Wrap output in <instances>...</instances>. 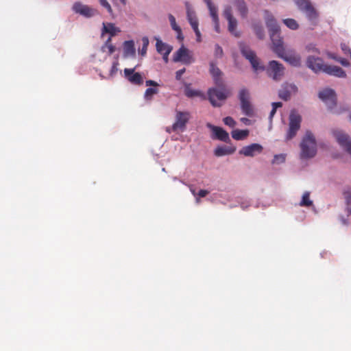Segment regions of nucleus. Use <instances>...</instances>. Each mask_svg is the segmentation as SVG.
Listing matches in <instances>:
<instances>
[{"instance_id":"12","label":"nucleus","mask_w":351,"mask_h":351,"mask_svg":"<svg viewBox=\"0 0 351 351\" xmlns=\"http://www.w3.org/2000/svg\"><path fill=\"white\" fill-rule=\"evenodd\" d=\"M190 118V114L187 112L178 111L176 113V121L172 125V131H183Z\"/></svg>"},{"instance_id":"23","label":"nucleus","mask_w":351,"mask_h":351,"mask_svg":"<svg viewBox=\"0 0 351 351\" xmlns=\"http://www.w3.org/2000/svg\"><path fill=\"white\" fill-rule=\"evenodd\" d=\"M236 151V147L232 146H219L215 149L216 156H223L233 154Z\"/></svg>"},{"instance_id":"14","label":"nucleus","mask_w":351,"mask_h":351,"mask_svg":"<svg viewBox=\"0 0 351 351\" xmlns=\"http://www.w3.org/2000/svg\"><path fill=\"white\" fill-rule=\"evenodd\" d=\"M206 126L213 131V138L217 139L225 143L230 142L229 134L223 128L218 126H215L210 123H208Z\"/></svg>"},{"instance_id":"36","label":"nucleus","mask_w":351,"mask_h":351,"mask_svg":"<svg viewBox=\"0 0 351 351\" xmlns=\"http://www.w3.org/2000/svg\"><path fill=\"white\" fill-rule=\"evenodd\" d=\"M168 17H169V20L171 28L174 31H179L180 32V27L177 25L176 21V18L171 14H169Z\"/></svg>"},{"instance_id":"18","label":"nucleus","mask_w":351,"mask_h":351,"mask_svg":"<svg viewBox=\"0 0 351 351\" xmlns=\"http://www.w3.org/2000/svg\"><path fill=\"white\" fill-rule=\"evenodd\" d=\"M307 66L313 70L314 72L317 73L320 71L324 72V69L326 64H324L323 60L320 58H315L314 56H308L306 60Z\"/></svg>"},{"instance_id":"56","label":"nucleus","mask_w":351,"mask_h":351,"mask_svg":"<svg viewBox=\"0 0 351 351\" xmlns=\"http://www.w3.org/2000/svg\"><path fill=\"white\" fill-rule=\"evenodd\" d=\"M241 121L243 122L245 124H250V120L247 118H241Z\"/></svg>"},{"instance_id":"42","label":"nucleus","mask_w":351,"mask_h":351,"mask_svg":"<svg viewBox=\"0 0 351 351\" xmlns=\"http://www.w3.org/2000/svg\"><path fill=\"white\" fill-rule=\"evenodd\" d=\"M306 49L308 52H315L317 53H319V50L316 48L315 45L313 44H309L306 47Z\"/></svg>"},{"instance_id":"8","label":"nucleus","mask_w":351,"mask_h":351,"mask_svg":"<svg viewBox=\"0 0 351 351\" xmlns=\"http://www.w3.org/2000/svg\"><path fill=\"white\" fill-rule=\"evenodd\" d=\"M283 65L276 60H271L266 69L267 75L274 80H280L284 75Z\"/></svg>"},{"instance_id":"15","label":"nucleus","mask_w":351,"mask_h":351,"mask_svg":"<svg viewBox=\"0 0 351 351\" xmlns=\"http://www.w3.org/2000/svg\"><path fill=\"white\" fill-rule=\"evenodd\" d=\"M174 62H182L185 64L192 63L194 60L190 54L189 51L184 47H181L175 53L173 56Z\"/></svg>"},{"instance_id":"6","label":"nucleus","mask_w":351,"mask_h":351,"mask_svg":"<svg viewBox=\"0 0 351 351\" xmlns=\"http://www.w3.org/2000/svg\"><path fill=\"white\" fill-rule=\"evenodd\" d=\"M302 117L296 112H291L289 115V130L286 135V140L289 141L294 138L300 128Z\"/></svg>"},{"instance_id":"31","label":"nucleus","mask_w":351,"mask_h":351,"mask_svg":"<svg viewBox=\"0 0 351 351\" xmlns=\"http://www.w3.org/2000/svg\"><path fill=\"white\" fill-rule=\"evenodd\" d=\"M282 22L290 29L296 30L299 28L298 23L293 19H285Z\"/></svg>"},{"instance_id":"51","label":"nucleus","mask_w":351,"mask_h":351,"mask_svg":"<svg viewBox=\"0 0 351 351\" xmlns=\"http://www.w3.org/2000/svg\"><path fill=\"white\" fill-rule=\"evenodd\" d=\"M214 23H215V30L217 32V33H219L220 32V30H219V19L217 20V21H213Z\"/></svg>"},{"instance_id":"28","label":"nucleus","mask_w":351,"mask_h":351,"mask_svg":"<svg viewBox=\"0 0 351 351\" xmlns=\"http://www.w3.org/2000/svg\"><path fill=\"white\" fill-rule=\"evenodd\" d=\"M156 47L158 53L161 55L165 54L166 51H169V53H171L172 51V47L163 43L160 39H156Z\"/></svg>"},{"instance_id":"16","label":"nucleus","mask_w":351,"mask_h":351,"mask_svg":"<svg viewBox=\"0 0 351 351\" xmlns=\"http://www.w3.org/2000/svg\"><path fill=\"white\" fill-rule=\"evenodd\" d=\"M338 143L351 155V139L349 136L341 131L333 132Z\"/></svg>"},{"instance_id":"3","label":"nucleus","mask_w":351,"mask_h":351,"mask_svg":"<svg viewBox=\"0 0 351 351\" xmlns=\"http://www.w3.org/2000/svg\"><path fill=\"white\" fill-rule=\"evenodd\" d=\"M298 8L306 15L307 19L313 25H317L319 16V12L315 8L310 0H294Z\"/></svg>"},{"instance_id":"29","label":"nucleus","mask_w":351,"mask_h":351,"mask_svg":"<svg viewBox=\"0 0 351 351\" xmlns=\"http://www.w3.org/2000/svg\"><path fill=\"white\" fill-rule=\"evenodd\" d=\"M249 134L247 130H234L232 132V136L234 139L239 141L245 138Z\"/></svg>"},{"instance_id":"13","label":"nucleus","mask_w":351,"mask_h":351,"mask_svg":"<svg viewBox=\"0 0 351 351\" xmlns=\"http://www.w3.org/2000/svg\"><path fill=\"white\" fill-rule=\"evenodd\" d=\"M276 54L293 66H299L301 64L300 56L293 51H285L283 48L280 53Z\"/></svg>"},{"instance_id":"7","label":"nucleus","mask_w":351,"mask_h":351,"mask_svg":"<svg viewBox=\"0 0 351 351\" xmlns=\"http://www.w3.org/2000/svg\"><path fill=\"white\" fill-rule=\"evenodd\" d=\"M223 15L228 22V28L230 34L237 38L240 37V32L237 31V21L233 16L232 9L230 5H227L225 8Z\"/></svg>"},{"instance_id":"59","label":"nucleus","mask_w":351,"mask_h":351,"mask_svg":"<svg viewBox=\"0 0 351 351\" xmlns=\"http://www.w3.org/2000/svg\"><path fill=\"white\" fill-rule=\"evenodd\" d=\"M204 1L206 3L207 5L213 4L212 2V0H204Z\"/></svg>"},{"instance_id":"45","label":"nucleus","mask_w":351,"mask_h":351,"mask_svg":"<svg viewBox=\"0 0 351 351\" xmlns=\"http://www.w3.org/2000/svg\"><path fill=\"white\" fill-rule=\"evenodd\" d=\"M185 69H182L176 71V78L177 80H180L182 77V75L184 73Z\"/></svg>"},{"instance_id":"5","label":"nucleus","mask_w":351,"mask_h":351,"mask_svg":"<svg viewBox=\"0 0 351 351\" xmlns=\"http://www.w3.org/2000/svg\"><path fill=\"white\" fill-rule=\"evenodd\" d=\"M228 91L224 87L211 88L208 90V99L214 107H219L228 97Z\"/></svg>"},{"instance_id":"20","label":"nucleus","mask_w":351,"mask_h":351,"mask_svg":"<svg viewBox=\"0 0 351 351\" xmlns=\"http://www.w3.org/2000/svg\"><path fill=\"white\" fill-rule=\"evenodd\" d=\"M324 72L330 75H334L338 77H346V72L339 66H334V65H327L324 69Z\"/></svg>"},{"instance_id":"25","label":"nucleus","mask_w":351,"mask_h":351,"mask_svg":"<svg viewBox=\"0 0 351 351\" xmlns=\"http://www.w3.org/2000/svg\"><path fill=\"white\" fill-rule=\"evenodd\" d=\"M184 95L189 98L195 97H201L202 93L198 90L193 89L191 86V84L184 83Z\"/></svg>"},{"instance_id":"57","label":"nucleus","mask_w":351,"mask_h":351,"mask_svg":"<svg viewBox=\"0 0 351 351\" xmlns=\"http://www.w3.org/2000/svg\"><path fill=\"white\" fill-rule=\"evenodd\" d=\"M276 112V109L275 108L272 107V110H271L270 114H269L270 119H271L274 116Z\"/></svg>"},{"instance_id":"49","label":"nucleus","mask_w":351,"mask_h":351,"mask_svg":"<svg viewBox=\"0 0 351 351\" xmlns=\"http://www.w3.org/2000/svg\"><path fill=\"white\" fill-rule=\"evenodd\" d=\"M191 25V27L193 28V29L194 30L195 32H199V28H198V21L197 22H193V23Z\"/></svg>"},{"instance_id":"63","label":"nucleus","mask_w":351,"mask_h":351,"mask_svg":"<svg viewBox=\"0 0 351 351\" xmlns=\"http://www.w3.org/2000/svg\"><path fill=\"white\" fill-rule=\"evenodd\" d=\"M350 119H351V114H350Z\"/></svg>"},{"instance_id":"17","label":"nucleus","mask_w":351,"mask_h":351,"mask_svg":"<svg viewBox=\"0 0 351 351\" xmlns=\"http://www.w3.org/2000/svg\"><path fill=\"white\" fill-rule=\"evenodd\" d=\"M135 68L125 69V77L132 84L141 85L143 83V78L141 73L134 72Z\"/></svg>"},{"instance_id":"41","label":"nucleus","mask_w":351,"mask_h":351,"mask_svg":"<svg viewBox=\"0 0 351 351\" xmlns=\"http://www.w3.org/2000/svg\"><path fill=\"white\" fill-rule=\"evenodd\" d=\"M110 42H111V38H109L106 43V45L107 46V47L108 49L109 53L112 54V53L114 52L115 47L112 44H110Z\"/></svg>"},{"instance_id":"35","label":"nucleus","mask_w":351,"mask_h":351,"mask_svg":"<svg viewBox=\"0 0 351 351\" xmlns=\"http://www.w3.org/2000/svg\"><path fill=\"white\" fill-rule=\"evenodd\" d=\"M254 31L258 38L263 39L265 36L263 27L259 24H254L253 25Z\"/></svg>"},{"instance_id":"61","label":"nucleus","mask_w":351,"mask_h":351,"mask_svg":"<svg viewBox=\"0 0 351 351\" xmlns=\"http://www.w3.org/2000/svg\"><path fill=\"white\" fill-rule=\"evenodd\" d=\"M121 1V3L123 5H125L126 4V0H119Z\"/></svg>"},{"instance_id":"32","label":"nucleus","mask_w":351,"mask_h":351,"mask_svg":"<svg viewBox=\"0 0 351 351\" xmlns=\"http://www.w3.org/2000/svg\"><path fill=\"white\" fill-rule=\"evenodd\" d=\"M158 92L159 90L156 88H147L144 93V98L147 101H151L152 99L153 95L158 94Z\"/></svg>"},{"instance_id":"40","label":"nucleus","mask_w":351,"mask_h":351,"mask_svg":"<svg viewBox=\"0 0 351 351\" xmlns=\"http://www.w3.org/2000/svg\"><path fill=\"white\" fill-rule=\"evenodd\" d=\"M223 123L230 128H234L236 125V121L231 117H225L223 119Z\"/></svg>"},{"instance_id":"43","label":"nucleus","mask_w":351,"mask_h":351,"mask_svg":"<svg viewBox=\"0 0 351 351\" xmlns=\"http://www.w3.org/2000/svg\"><path fill=\"white\" fill-rule=\"evenodd\" d=\"M337 62H339L341 65L344 66H348L350 65V62L343 58H339L336 60Z\"/></svg>"},{"instance_id":"55","label":"nucleus","mask_w":351,"mask_h":351,"mask_svg":"<svg viewBox=\"0 0 351 351\" xmlns=\"http://www.w3.org/2000/svg\"><path fill=\"white\" fill-rule=\"evenodd\" d=\"M282 106V104L281 102H273L272 103V107L275 108L276 110L278 108H280Z\"/></svg>"},{"instance_id":"58","label":"nucleus","mask_w":351,"mask_h":351,"mask_svg":"<svg viewBox=\"0 0 351 351\" xmlns=\"http://www.w3.org/2000/svg\"><path fill=\"white\" fill-rule=\"evenodd\" d=\"M195 35L197 36V42H200L201 41V33L200 32H195Z\"/></svg>"},{"instance_id":"19","label":"nucleus","mask_w":351,"mask_h":351,"mask_svg":"<svg viewBox=\"0 0 351 351\" xmlns=\"http://www.w3.org/2000/svg\"><path fill=\"white\" fill-rule=\"evenodd\" d=\"M263 147L261 145L252 143L250 145L243 147L239 151V154L245 156L253 157L257 154H261L263 152Z\"/></svg>"},{"instance_id":"47","label":"nucleus","mask_w":351,"mask_h":351,"mask_svg":"<svg viewBox=\"0 0 351 351\" xmlns=\"http://www.w3.org/2000/svg\"><path fill=\"white\" fill-rule=\"evenodd\" d=\"M209 193V191H207V190H204V189H201L199 193H197V195L199 197H204L205 196H206Z\"/></svg>"},{"instance_id":"2","label":"nucleus","mask_w":351,"mask_h":351,"mask_svg":"<svg viewBox=\"0 0 351 351\" xmlns=\"http://www.w3.org/2000/svg\"><path fill=\"white\" fill-rule=\"evenodd\" d=\"M301 159H309L317 154V142L313 134L307 130L300 144Z\"/></svg>"},{"instance_id":"48","label":"nucleus","mask_w":351,"mask_h":351,"mask_svg":"<svg viewBox=\"0 0 351 351\" xmlns=\"http://www.w3.org/2000/svg\"><path fill=\"white\" fill-rule=\"evenodd\" d=\"M341 49L346 55H351L350 49L346 45H341Z\"/></svg>"},{"instance_id":"10","label":"nucleus","mask_w":351,"mask_h":351,"mask_svg":"<svg viewBox=\"0 0 351 351\" xmlns=\"http://www.w3.org/2000/svg\"><path fill=\"white\" fill-rule=\"evenodd\" d=\"M319 97L327 105L329 109H332L337 104V95L332 89L326 88L320 91Z\"/></svg>"},{"instance_id":"53","label":"nucleus","mask_w":351,"mask_h":351,"mask_svg":"<svg viewBox=\"0 0 351 351\" xmlns=\"http://www.w3.org/2000/svg\"><path fill=\"white\" fill-rule=\"evenodd\" d=\"M345 197L346 199V202L348 204H351V194L349 193H345Z\"/></svg>"},{"instance_id":"34","label":"nucleus","mask_w":351,"mask_h":351,"mask_svg":"<svg viewBox=\"0 0 351 351\" xmlns=\"http://www.w3.org/2000/svg\"><path fill=\"white\" fill-rule=\"evenodd\" d=\"M208 10H209V12H210V15L213 19V21H217L219 17H218V9L217 8V6H215V4H211V5H207Z\"/></svg>"},{"instance_id":"11","label":"nucleus","mask_w":351,"mask_h":351,"mask_svg":"<svg viewBox=\"0 0 351 351\" xmlns=\"http://www.w3.org/2000/svg\"><path fill=\"white\" fill-rule=\"evenodd\" d=\"M72 9L74 12L84 17L90 18L97 14V10L80 1L73 3Z\"/></svg>"},{"instance_id":"24","label":"nucleus","mask_w":351,"mask_h":351,"mask_svg":"<svg viewBox=\"0 0 351 351\" xmlns=\"http://www.w3.org/2000/svg\"><path fill=\"white\" fill-rule=\"evenodd\" d=\"M120 32V29L119 27H117L114 23H103L102 34L107 33L110 34V38L114 36L118 32Z\"/></svg>"},{"instance_id":"26","label":"nucleus","mask_w":351,"mask_h":351,"mask_svg":"<svg viewBox=\"0 0 351 351\" xmlns=\"http://www.w3.org/2000/svg\"><path fill=\"white\" fill-rule=\"evenodd\" d=\"M123 52L125 56L135 55L134 43L133 40H127L123 43Z\"/></svg>"},{"instance_id":"50","label":"nucleus","mask_w":351,"mask_h":351,"mask_svg":"<svg viewBox=\"0 0 351 351\" xmlns=\"http://www.w3.org/2000/svg\"><path fill=\"white\" fill-rule=\"evenodd\" d=\"M191 25V27L193 28V29L194 30L195 32H199V28H198V21L197 22H193V23Z\"/></svg>"},{"instance_id":"44","label":"nucleus","mask_w":351,"mask_h":351,"mask_svg":"<svg viewBox=\"0 0 351 351\" xmlns=\"http://www.w3.org/2000/svg\"><path fill=\"white\" fill-rule=\"evenodd\" d=\"M223 55V49L222 48L218 45H216L215 46V56L217 57H221Z\"/></svg>"},{"instance_id":"39","label":"nucleus","mask_w":351,"mask_h":351,"mask_svg":"<svg viewBox=\"0 0 351 351\" xmlns=\"http://www.w3.org/2000/svg\"><path fill=\"white\" fill-rule=\"evenodd\" d=\"M285 161V155L284 154H278V155H275L274 156V158L272 160V163L273 164H275V163H282V162H284Z\"/></svg>"},{"instance_id":"9","label":"nucleus","mask_w":351,"mask_h":351,"mask_svg":"<svg viewBox=\"0 0 351 351\" xmlns=\"http://www.w3.org/2000/svg\"><path fill=\"white\" fill-rule=\"evenodd\" d=\"M239 99L241 101V107L243 112L249 117L253 115V108L249 101L250 94L246 88H243L239 92Z\"/></svg>"},{"instance_id":"33","label":"nucleus","mask_w":351,"mask_h":351,"mask_svg":"<svg viewBox=\"0 0 351 351\" xmlns=\"http://www.w3.org/2000/svg\"><path fill=\"white\" fill-rule=\"evenodd\" d=\"M186 15H187V19L191 25L193 22H197V19L195 16V13L190 8L189 5L188 3H186Z\"/></svg>"},{"instance_id":"37","label":"nucleus","mask_w":351,"mask_h":351,"mask_svg":"<svg viewBox=\"0 0 351 351\" xmlns=\"http://www.w3.org/2000/svg\"><path fill=\"white\" fill-rule=\"evenodd\" d=\"M142 41H143V46L140 51V53L142 56H144L147 53V47L149 45V40L147 37H143L142 39Z\"/></svg>"},{"instance_id":"52","label":"nucleus","mask_w":351,"mask_h":351,"mask_svg":"<svg viewBox=\"0 0 351 351\" xmlns=\"http://www.w3.org/2000/svg\"><path fill=\"white\" fill-rule=\"evenodd\" d=\"M169 53H170L169 51H166L165 54H162V59L165 63H167L169 61L168 57H169Z\"/></svg>"},{"instance_id":"27","label":"nucleus","mask_w":351,"mask_h":351,"mask_svg":"<svg viewBox=\"0 0 351 351\" xmlns=\"http://www.w3.org/2000/svg\"><path fill=\"white\" fill-rule=\"evenodd\" d=\"M210 72L215 80V82L217 85H220L222 83L220 76L221 75V72L218 67H217L213 63L210 64Z\"/></svg>"},{"instance_id":"60","label":"nucleus","mask_w":351,"mask_h":351,"mask_svg":"<svg viewBox=\"0 0 351 351\" xmlns=\"http://www.w3.org/2000/svg\"><path fill=\"white\" fill-rule=\"evenodd\" d=\"M190 190H191V191L192 194H193L194 196H196V195H197V193H196V192H195V189H193L191 188V189H190Z\"/></svg>"},{"instance_id":"1","label":"nucleus","mask_w":351,"mask_h":351,"mask_svg":"<svg viewBox=\"0 0 351 351\" xmlns=\"http://www.w3.org/2000/svg\"><path fill=\"white\" fill-rule=\"evenodd\" d=\"M265 23L269 29L272 42V49L276 53H280L283 47L282 38L280 36V29L274 16L266 11Z\"/></svg>"},{"instance_id":"62","label":"nucleus","mask_w":351,"mask_h":351,"mask_svg":"<svg viewBox=\"0 0 351 351\" xmlns=\"http://www.w3.org/2000/svg\"><path fill=\"white\" fill-rule=\"evenodd\" d=\"M348 211H349L350 214L351 215V207L349 208Z\"/></svg>"},{"instance_id":"46","label":"nucleus","mask_w":351,"mask_h":351,"mask_svg":"<svg viewBox=\"0 0 351 351\" xmlns=\"http://www.w3.org/2000/svg\"><path fill=\"white\" fill-rule=\"evenodd\" d=\"M145 85L147 86H154V87H156V86H159V84L156 81H154L152 80H147L145 82Z\"/></svg>"},{"instance_id":"4","label":"nucleus","mask_w":351,"mask_h":351,"mask_svg":"<svg viewBox=\"0 0 351 351\" xmlns=\"http://www.w3.org/2000/svg\"><path fill=\"white\" fill-rule=\"evenodd\" d=\"M239 48L241 54L249 60L254 71L265 70V66L261 63L255 52L251 50L249 47L244 43H240Z\"/></svg>"},{"instance_id":"22","label":"nucleus","mask_w":351,"mask_h":351,"mask_svg":"<svg viewBox=\"0 0 351 351\" xmlns=\"http://www.w3.org/2000/svg\"><path fill=\"white\" fill-rule=\"evenodd\" d=\"M297 87L293 84H287L280 90L278 96L280 99L284 100H288L290 98L291 92L296 91Z\"/></svg>"},{"instance_id":"38","label":"nucleus","mask_w":351,"mask_h":351,"mask_svg":"<svg viewBox=\"0 0 351 351\" xmlns=\"http://www.w3.org/2000/svg\"><path fill=\"white\" fill-rule=\"evenodd\" d=\"M99 3L102 7L107 10L109 14H112L113 11L112 7L107 0H100Z\"/></svg>"},{"instance_id":"21","label":"nucleus","mask_w":351,"mask_h":351,"mask_svg":"<svg viewBox=\"0 0 351 351\" xmlns=\"http://www.w3.org/2000/svg\"><path fill=\"white\" fill-rule=\"evenodd\" d=\"M232 5L237 8L242 18H246L248 9L245 0H230Z\"/></svg>"},{"instance_id":"54","label":"nucleus","mask_w":351,"mask_h":351,"mask_svg":"<svg viewBox=\"0 0 351 351\" xmlns=\"http://www.w3.org/2000/svg\"><path fill=\"white\" fill-rule=\"evenodd\" d=\"M176 33H177V38L178 39L180 40H183L184 39V36L182 35V29H180V31H176Z\"/></svg>"},{"instance_id":"30","label":"nucleus","mask_w":351,"mask_h":351,"mask_svg":"<svg viewBox=\"0 0 351 351\" xmlns=\"http://www.w3.org/2000/svg\"><path fill=\"white\" fill-rule=\"evenodd\" d=\"M299 205L300 206L309 207L313 205V201L310 199V192L305 191L302 195Z\"/></svg>"}]
</instances>
